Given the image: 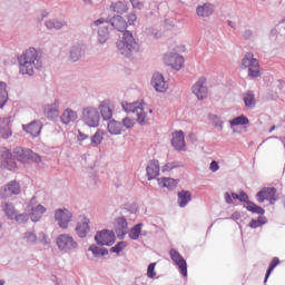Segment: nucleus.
<instances>
[{
	"label": "nucleus",
	"instance_id": "nucleus-19",
	"mask_svg": "<svg viewBox=\"0 0 285 285\" xmlns=\"http://www.w3.org/2000/svg\"><path fill=\"white\" fill-rule=\"evenodd\" d=\"M10 124H12V117L1 119L0 137H2V139H10V137H12V129L10 128Z\"/></svg>",
	"mask_w": 285,
	"mask_h": 285
},
{
	"label": "nucleus",
	"instance_id": "nucleus-27",
	"mask_svg": "<svg viewBox=\"0 0 285 285\" xmlns=\"http://www.w3.org/2000/svg\"><path fill=\"white\" fill-rule=\"evenodd\" d=\"M100 115L105 121L112 119V106L109 101H102L99 106Z\"/></svg>",
	"mask_w": 285,
	"mask_h": 285
},
{
	"label": "nucleus",
	"instance_id": "nucleus-62",
	"mask_svg": "<svg viewBox=\"0 0 285 285\" xmlns=\"http://www.w3.org/2000/svg\"><path fill=\"white\" fill-rule=\"evenodd\" d=\"M149 112H153V109H149Z\"/></svg>",
	"mask_w": 285,
	"mask_h": 285
},
{
	"label": "nucleus",
	"instance_id": "nucleus-56",
	"mask_svg": "<svg viewBox=\"0 0 285 285\" xmlns=\"http://www.w3.org/2000/svg\"><path fill=\"white\" fill-rule=\"evenodd\" d=\"M224 197H225L226 204H230V203L233 202V198L230 197V194H229V193H225V194H224Z\"/></svg>",
	"mask_w": 285,
	"mask_h": 285
},
{
	"label": "nucleus",
	"instance_id": "nucleus-34",
	"mask_svg": "<svg viewBox=\"0 0 285 285\" xmlns=\"http://www.w3.org/2000/svg\"><path fill=\"white\" fill-rule=\"evenodd\" d=\"M8 85L3 81H0V108H3L8 104Z\"/></svg>",
	"mask_w": 285,
	"mask_h": 285
},
{
	"label": "nucleus",
	"instance_id": "nucleus-49",
	"mask_svg": "<svg viewBox=\"0 0 285 285\" xmlns=\"http://www.w3.org/2000/svg\"><path fill=\"white\" fill-rule=\"evenodd\" d=\"M79 57H81V51H79V49H73L70 53V60L79 61Z\"/></svg>",
	"mask_w": 285,
	"mask_h": 285
},
{
	"label": "nucleus",
	"instance_id": "nucleus-39",
	"mask_svg": "<svg viewBox=\"0 0 285 285\" xmlns=\"http://www.w3.org/2000/svg\"><path fill=\"white\" fill-rule=\"evenodd\" d=\"M141 228H144V224L139 223L135 225L129 232L130 239H139V236L141 235Z\"/></svg>",
	"mask_w": 285,
	"mask_h": 285
},
{
	"label": "nucleus",
	"instance_id": "nucleus-36",
	"mask_svg": "<svg viewBox=\"0 0 285 285\" xmlns=\"http://www.w3.org/2000/svg\"><path fill=\"white\" fill-rule=\"evenodd\" d=\"M101 141H104V130L97 129V131L91 136V146L97 148V146H101Z\"/></svg>",
	"mask_w": 285,
	"mask_h": 285
},
{
	"label": "nucleus",
	"instance_id": "nucleus-50",
	"mask_svg": "<svg viewBox=\"0 0 285 285\" xmlns=\"http://www.w3.org/2000/svg\"><path fill=\"white\" fill-rule=\"evenodd\" d=\"M122 126H125V128H132V127H135V120L132 118L126 117L122 120Z\"/></svg>",
	"mask_w": 285,
	"mask_h": 285
},
{
	"label": "nucleus",
	"instance_id": "nucleus-12",
	"mask_svg": "<svg viewBox=\"0 0 285 285\" xmlns=\"http://www.w3.org/2000/svg\"><path fill=\"white\" fill-rule=\"evenodd\" d=\"M276 195H277V189L275 187H265L256 194V197L259 204H264V202H269L271 204H275Z\"/></svg>",
	"mask_w": 285,
	"mask_h": 285
},
{
	"label": "nucleus",
	"instance_id": "nucleus-20",
	"mask_svg": "<svg viewBox=\"0 0 285 285\" xmlns=\"http://www.w3.org/2000/svg\"><path fill=\"white\" fill-rule=\"evenodd\" d=\"M158 186L160 188H167V190H175L179 185V179L170 178V177H161L157 178Z\"/></svg>",
	"mask_w": 285,
	"mask_h": 285
},
{
	"label": "nucleus",
	"instance_id": "nucleus-31",
	"mask_svg": "<svg viewBox=\"0 0 285 285\" xmlns=\"http://www.w3.org/2000/svg\"><path fill=\"white\" fill-rule=\"evenodd\" d=\"M213 12H214L213 4L208 2L204 3L203 6H198L196 8V14L202 18L210 17Z\"/></svg>",
	"mask_w": 285,
	"mask_h": 285
},
{
	"label": "nucleus",
	"instance_id": "nucleus-9",
	"mask_svg": "<svg viewBox=\"0 0 285 285\" xmlns=\"http://www.w3.org/2000/svg\"><path fill=\"white\" fill-rule=\"evenodd\" d=\"M55 219L58 223L59 228H68L70 226V222H72V213L67 208L57 209L55 213Z\"/></svg>",
	"mask_w": 285,
	"mask_h": 285
},
{
	"label": "nucleus",
	"instance_id": "nucleus-21",
	"mask_svg": "<svg viewBox=\"0 0 285 285\" xmlns=\"http://www.w3.org/2000/svg\"><path fill=\"white\" fill-rule=\"evenodd\" d=\"M148 180L159 177V160H150L146 168Z\"/></svg>",
	"mask_w": 285,
	"mask_h": 285
},
{
	"label": "nucleus",
	"instance_id": "nucleus-41",
	"mask_svg": "<svg viewBox=\"0 0 285 285\" xmlns=\"http://www.w3.org/2000/svg\"><path fill=\"white\" fill-rule=\"evenodd\" d=\"M277 266H279V258L274 257L268 266L266 274H265V283L268 282V277H271V273H273V271H275V268H277Z\"/></svg>",
	"mask_w": 285,
	"mask_h": 285
},
{
	"label": "nucleus",
	"instance_id": "nucleus-7",
	"mask_svg": "<svg viewBox=\"0 0 285 285\" xmlns=\"http://www.w3.org/2000/svg\"><path fill=\"white\" fill-rule=\"evenodd\" d=\"M101 117L96 107H85L82 109V121L89 128H98Z\"/></svg>",
	"mask_w": 285,
	"mask_h": 285
},
{
	"label": "nucleus",
	"instance_id": "nucleus-42",
	"mask_svg": "<svg viewBox=\"0 0 285 285\" xmlns=\"http://www.w3.org/2000/svg\"><path fill=\"white\" fill-rule=\"evenodd\" d=\"M46 26L49 30H61V28H63V22L59 20H48Z\"/></svg>",
	"mask_w": 285,
	"mask_h": 285
},
{
	"label": "nucleus",
	"instance_id": "nucleus-15",
	"mask_svg": "<svg viewBox=\"0 0 285 285\" xmlns=\"http://www.w3.org/2000/svg\"><path fill=\"white\" fill-rule=\"evenodd\" d=\"M171 146L175 148V150L179 151H186V136L184 135V131L178 130L174 131L171 134Z\"/></svg>",
	"mask_w": 285,
	"mask_h": 285
},
{
	"label": "nucleus",
	"instance_id": "nucleus-13",
	"mask_svg": "<svg viewBox=\"0 0 285 285\" xmlns=\"http://www.w3.org/2000/svg\"><path fill=\"white\" fill-rule=\"evenodd\" d=\"M57 246L60 250H72L77 248V242L68 234H61L57 237Z\"/></svg>",
	"mask_w": 285,
	"mask_h": 285
},
{
	"label": "nucleus",
	"instance_id": "nucleus-28",
	"mask_svg": "<svg viewBox=\"0 0 285 285\" xmlns=\"http://www.w3.org/2000/svg\"><path fill=\"white\" fill-rule=\"evenodd\" d=\"M43 112L47 115L48 119H55L59 117V101L56 100L53 105H46Z\"/></svg>",
	"mask_w": 285,
	"mask_h": 285
},
{
	"label": "nucleus",
	"instance_id": "nucleus-8",
	"mask_svg": "<svg viewBox=\"0 0 285 285\" xmlns=\"http://www.w3.org/2000/svg\"><path fill=\"white\" fill-rule=\"evenodd\" d=\"M26 210L27 213H29L31 222H39V219H41V217H43V214L46 213V207H43V205H40L37 202L36 197H32Z\"/></svg>",
	"mask_w": 285,
	"mask_h": 285
},
{
	"label": "nucleus",
	"instance_id": "nucleus-38",
	"mask_svg": "<svg viewBox=\"0 0 285 285\" xmlns=\"http://www.w3.org/2000/svg\"><path fill=\"white\" fill-rule=\"evenodd\" d=\"M89 250L92 253L94 257H104V256L108 255V249L100 248L97 245H91L89 247Z\"/></svg>",
	"mask_w": 285,
	"mask_h": 285
},
{
	"label": "nucleus",
	"instance_id": "nucleus-45",
	"mask_svg": "<svg viewBox=\"0 0 285 285\" xmlns=\"http://www.w3.org/2000/svg\"><path fill=\"white\" fill-rule=\"evenodd\" d=\"M128 246L126 242H119L114 247L110 248V253H117L119 255Z\"/></svg>",
	"mask_w": 285,
	"mask_h": 285
},
{
	"label": "nucleus",
	"instance_id": "nucleus-26",
	"mask_svg": "<svg viewBox=\"0 0 285 285\" xmlns=\"http://www.w3.org/2000/svg\"><path fill=\"white\" fill-rule=\"evenodd\" d=\"M109 10L116 12V14H126V12H128V2L121 0L112 2Z\"/></svg>",
	"mask_w": 285,
	"mask_h": 285
},
{
	"label": "nucleus",
	"instance_id": "nucleus-46",
	"mask_svg": "<svg viewBox=\"0 0 285 285\" xmlns=\"http://www.w3.org/2000/svg\"><path fill=\"white\" fill-rule=\"evenodd\" d=\"M18 224H26L30 219V216L28 214H19L13 217Z\"/></svg>",
	"mask_w": 285,
	"mask_h": 285
},
{
	"label": "nucleus",
	"instance_id": "nucleus-5",
	"mask_svg": "<svg viewBox=\"0 0 285 285\" xmlns=\"http://www.w3.org/2000/svg\"><path fill=\"white\" fill-rule=\"evenodd\" d=\"M13 159H17V161H20L21 164H28V161H36L39 164L41 161V157L37 154H35L30 149H26L22 147H16L12 151Z\"/></svg>",
	"mask_w": 285,
	"mask_h": 285
},
{
	"label": "nucleus",
	"instance_id": "nucleus-59",
	"mask_svg": "<svg viewBox=\"0 0 285 285\" xmlns=\"http://www.w3.org/2000/svg\"><path fill=\"white\" fill-rule=\"evenodd\" d=\"M232 197H233V199H239V194L232 193Z\"/></svg>",
	"mask_w": 285,
	"mask_h": 285
},
{
	"label": "nucleus",
	"instance_id": "nucleus-35",
	"mask_svg": "<svg viewBox=\"0 0 285 285\" xmlns=\"http://www.w3.org/2000/svg\"><path fill=\"white\" fill-rule=\"evenodd\" d=\"M248 124H250V120L244 115L229 120V126L232 128H235V126H248Z\"/></svg>",
	"mask_w": 285,
	"mask_h": 285
},
{
	"label": "nucleus",
	"instance_id": "nucleus-23",
	"mask_svg": "<svg viewBox=\"0 0 285 285\" xmlns=\"http://www.w3.org/2000/svg\"><path fill=\"white\" fill-rule=\"evenodd\" d=\"M3 193L6 197H12V195H19L21 193V185H19V183L13 180L4 186Z\"/></svg>",
	"mask_w": 285,
	"mask_h": 285
},
{
	"label": "nucleus",
	"instance_id": "nucleus-4",
	"mask_svg": "<svg viewBox=\"0 0 285 285\" xmlns=\"http://www.w3.org/2000/svg\"><path fill=\"white\" fill-rule=\"evenodd\" d=\"M0 168L2 170H10L14 173L17 170V161H14V155L10 149L0 147Z\"/></svg>",
	"mask_w": 285,
	"mask_h": 285
},
{
	"label": "nucleus",
	"instance_id": "nucleus-44",
	"mask_svg": "<svg viewBox=\"0 0 285 285\" xmlns=\"http://www.w3.org/2000/svg\"><path fill=\"white\" fill-rule=\"evenodd\" d=\"M23 239L26 244H37V234L33 232L24 233Z\"/></svg>",
	"mask_w": 285,
	"mask_h": 285
},
{
	"label": "nucleus",
	"instance_id": "nucleus-24",
	"mask_svg": "<svg viewBox=\"0 0 285 285\" xmlns=\"http://www.w3.org/2000/svg\"><path fill=\"white\" fill-rule=\"evenodd\" d=\"M115 230L118 237L126 235L128 233V220L125 217H118L116 219Z\"/></svg>",
	"mask_w": 285,
	"mask_h": 285
},
{
	"label": "nucleus",
	"instance_id": "nucleus-16",
	"mask_svg": "<svg viewBox=\"0 0 285 285\" xmlns=\"http://www.w3.org/2000/svg\"><path fill=\"white\" fill-rule=\"evenodd\" d=\"M164 62L174 70H181L184 68V57L177 53L165 55Z\"/></svg>",
	"mask_w": 285,
	"mask_h": 285
},
{
	"label": "nucleus",
	"instance_id": "nucleus-1",
	"mask_svg": "<svg viewBox=\"0 0 285 285\" xmlns=\"http://www.w3.org/2000/svg\"><path fill=\"white\" fill-rule=\"evenodd\" d=\"M41 68V58L37 49L30 47L19 58V70L20 75H29L32 77L35 70Z\"/></svg>",
	"mask_w": 285,
	"mask_h": 285
},
{
	"label": "nucleus",
	"instance_id": "nucleus-63",
	"mask_svg": "<svg viewBox=\"0 0 285 285\" xmlns=\"http://www.w3.org/2000/svg\"><path fill=\"white\" fill-rule=\"evenodd\" d=\"M0 230H1V223H0Z\"/></svg>",
	"mask_w": 285,
	"mask_h": 285
},
{
	"label": "nucleus",
	"instance_id": "nucleus-29",
	"mask_svg": "<svg viewBox=\"0 0 285 285\" xmlns=\"http://www.w3.org/2000/svg\"><path fill=\"white\" fill-rule=\"evenodd\" d=\"M78 115H77V111L68 108L66 109L62 115H61V121L68 126V124H72V121H77L78 119Z\"/></svg>",
	"mask_w": 285,
	"mask_h": 285
},
{
	"label": "nucleus",
	"instance_id": "nucleus-17",
	"mask_svg": "<svg viewBox=\"0 0 285 285\" xmlns=\"http://www.w3.org/2000/svg\"><path fill=\"white\" fill-rule=\"evenodd\" d=\"M151 85L154 86L156 92H166L168 90V82L164 79V75L156 72L153 76Z\"/></svg>",
	"mask_w": 285,
	"mask_h": 285
},
{
	"label": "nucleus",
	"instance_id": "nucleus-22",
	"mask_svg": "<svg viewBox=\"0 0 285 285\" xmlns=\"http://www.w3.org/2000/svg\"><path fill=\"white\" fill-rule=\"evenodd\" d=\"M76 232L81 238L86 237L90 232V219L82 217L76 227Z\"/></svg>",
	"mask_w": 285,
	"mask_h": 285
},
{
	"label": "nucleus",
	"instance_id": "nucleus-48",
	"mask_svg": "<svg viewBox=\"0 0 285 285\" xmlns=\"http://www.w3.org/2000/svg\"><path fill=\"white\" fill-rule=\"evenodd\" d=\"M259 226H264L261 217H258V219H252L249 223V228H259Z\"/></svg>",
	"mask_w": 285,
	"mask_h": 285
},
{
	"label": "nucleus",
	"instance_id": "nucleus-53",
	"mask_svg": "<svg viewBox=\"0 0 285 285\" xmlns=\"http://www.w3.org/2000/svg\"><path fill=\"white\" fill-rule=\"evenodd\" d=\"M130 1H131L132 8H136L137 10H141V7L144 4H141V2H139V0H130Z\"/></svg>",
	"mask_w": 285,
	"mask_h": 285
},
{
	"label": "nucleus",
	"instance_id": "nucleus-40",
	"mask_svg": "<svg viewBox=\"0 0 285 285\" xmlns=\"http://www.w3.org/2000/svg\"><path fill=\"white\" fill-rule=\"evenodd\" d=\"M246 209L249 210V213H256V215H264V213H266L264 208L253 202L247 203Z\"/></svg>",
	"mask_w": 285,
	"mask_h": 285
},
{
	"label": "nucleus",
	"instance_id": "nucleus-6",
	"mask_svg": "<svg viewBox=\"0 0 285 285\" xmlns=\"http://www.w3.org/2000/svg\"><path fill=\"white\" fill-rule=\"evenodd\" d=\"M125 112H134L137 115V121L140 125L146 124V107L144 101L140 102H122Z\"/></svg>",
	"mask_w": 285,
	"mask_h": 285
},
{
	"label": "nucleus",
	"instance_id": "nucleus-61",
	"mask_svg": "<svg viewBox=\"0 0 285 285\" xmlns=\"http://www.w3.org/2000/svg\"><path fill=\"white\" fill-rule=\"evenodd\" d=\"M108 35V29H105V37Z\"/></svg>",
	"mask_w": 285,
	"mask_h": 285
},
{
	"label": "nucleus",
	"instance_id": "nucleus-3",
	"mask_svg": "<svg viewBox=\"0 0 285 285\" xmlns=\"http://www.w3.org/2000/svg\"><path fill=\"white\" fill-rule=\"evenodd\" d=\"M242 68L247 70L248 77H253L256 79L257 77H262V71L259 69V60L255 58V56L250 52H247L242 60Z\"/></svg>",
	"mask_w": 285,
	"mask_h": 285
},
{
	"label": "nucleus",
	"instance_id": "nucleus-2",
	"mask_svg": "<svg viewBox=\"0 0 285 285\" xmlns=\"http://www.w3.org/2000/svg\"><path fill=\"white\" fill-rule=\"evenodd\" d=\"M117 48L125 57H130L137 50V41H135L130 31L122 33V40L117 42Z\"/></svg>",
	"mask_w": 285,
	"mask_h": 285
},
{
	"label": "nucleus",
	"instance_id": "nucleus-14",
	"mask_svg": "<svg viewBox=\"0 0 285 285\" xmlns=\"http://www.w3.org/2000/svg\"><path fill=\"white\" fill-rule=\"evenodd\" d=\"M206 77H202L193 86V94L197 97V99H199V101H203V99L208 97V87H206Z\"/></svg>",
	"mask_w": 285,
	"mask_h": 285
},
{
	"label": "nucleus",
	"instance_id": "nucleus-57",
	"mask_svg": "<svg viewBox=\"0 0 285 285\" xmlns=\"http://www.w3.org/2000/svg\"><path fill=\"white\" fill-rule=\"evenodd\" d=\"M78 139L79 141H86V139H88V136L86 134L79 132Z\"/></svg>",
	"mask_w": 285,
	"mask_h": 285
},
{
	"label": "nucleus",
	"instance_id": "nucleus-11",
	"mask_svg": "<svg viewBox=\"0 0 285 285\" xmlns=\"http://www.w3.org/2000/svg\"><path fill=\"white\" fill-rule=\"evenodd\" d=\"M95 239L99 246H112L115 244V233L102 229L96 234Z\"/></svg>",
	"mask_w": 285,
	"mask_h": 285
},
{
	"label": "nucleus",
	"instance_id": "nucleus-25",
	"mask_svg": "<svg viewBox=\"0 0 285 285\" xmlns=\"http://www.w3.org/2000/svg\"><path fill=\"white\" fill-rule=\"evenodd\" d=\"M178 196V206L180 208H186L189 202H193V194L189 190H180L177 194Z\"/></svg>",
	"mask_w": 285,
	"mask_h": 285
},
{
	"label": "nucleus",
	"instance_id": "nucleus-43",
	"mask_svg": "<svg viewBox=\"0 0 285 285\" xmlns=\"http://www.w3.org/2000/svg\"><path fill=\"white\" fill-rule=\"evenodd\" d=\"M181 164L179 163H167L161 167V173H173V170H175V168H180Z\"/></svg>",
	"mask_w": 285,
	"mask_h": 285
},
{
	"label": "nucleus",
	"instance_id": "nucleus-58",
	"mask_svg": "<svg viewBox=\"0 0 285 285\" xmlns=\"http://www.w3.org/2000/svg\"><path fill=\"white\" fill-rule=\"evenodd\" d=\"M105 22H106V20L98 19V20L95 21V26H101V23H105Z\"/></svg>",
	"mask_w": 285,
	"mask_h": 285
},
{
	"label": "nucleus",
	"instance_id": "nucleus-47",
	"mask_svg": "<svg viewBox=\"0 0 285 285\" xmlns=\"http://www.w3.org/2000/svg\"><path fill=\"white\" fill-rule=\"evenodd\" d=\"M155 266H157L156 263H151L149 264L148 268H147V276L150 277L153 279V277H155L157 275V273H155Z\"/></svg>",
	"mask_w": 285,
	"mask_h": 285
},
{
	"label": "nucleus",
	"instance_id": "nucleus-60",
	"mask_svg": "<svg viewBox=\"0 0 285 285\" xmlns=\"http://www.w3.org/2000/svg\"><path fill=\"white\" fill-rule=\"evenodd\" d=\"M4 284H6V281L1 279L0 285H4Z\"/></svg>",
	"mask_w": 285,
	"mask_h": 285
},
{
	"label": "nucleus",
	"instance_id": "nucleus-55",
	"mask_svg": "<svg viewBox=\"0 0 285 285\" xmlns=\"http://www.w3.org/2000/svg\"><path fill=\"white\" fill-rule=\"evenodd\" d=\"M253 37V30L248 29L244 32V38L245 39H250Z\"/></svg>",
	"mask_w": 285,
	"mask_h": 285
},
{
	"label": "nucleus",
	"instance_id": "nucleus-18",
	"mask_svg": "<svg viewBox=\"0 0 285 285\" xmlns=\"http://www.w3.org/2000/svg\"><path fill=\"white\" fill-rule=\"evenodd\" d=\"M22 128L23 131L28 132V135H31V137H39V135H41L43 125L39 120H33L29 125H23Z\"/></svg>",
	"mask_w": 285,
	"mask_h": 285
},
{
	"label": "nucleus",
	"instance_id": "nucleus-32",
	"mask_svg": "<svg viewBox=\"0 0 285 285\" xmlns=\"http://www.w3.org/2000/svg\"><path fill=\"white\" fill-rule=\"evenodd\" d=\"M108 132L110 135H121V130H124V125L120 121L111 120L107 125Z\"/></svg>",
	"mask_w": 285,
	"mask_h": 285
},
{
	"label": "nucleus",
	"instance_id": "nucleus-33",
	"mask_svg": "<svg viewBox=\"0 0 285 285\" xmlns=\"http://www.w3.org/2000/svg\"><path fill=\"white\" fill-rule=\"evenodd\" d=\"M243 101H244L246 108H249L250 110H253V108H255V104H256L255 94L253 91H247L243 96Z\"/></svg>",
	"mask_w": 285,
	"mask_h": 285
},
{
	"label": "nucleus",
	"instance_id": "nucleus-37",
	"mask_svg": "<svg viewBox=\"0 0 285 285\" xmlns=\"http://www.w3.org/2000/svg\"><path fill=\"white\" fill-rule=\"evenodd\" d=\"M2 210L6 213L9 219H14L17 212L14 210V206L12 204L3 203Z\"/></svg>",
	"mask_w": 285,
	"mask_h": 285
},
{
	"label": "nucleus",
	"instance_id": "nucleus-52",
	"mask_svg": "<svg viewBox=\"0 0 285 285\" xmlns=\"http://www.w3.org/2000/svg\"><path fill=\"white\" fill-rule=\"evenodd\" d=\"M209 170H212V173H217V170H219V164L216 160H213L209 165Z\"/></svg>",
	"mask_w": 285,
	"mask_h": 285
},
{
	"label": "nucleus",
	"instance_id": "nucleus-30",
	"mask_svg": "<svg viewBox=\"0 0 285 285\" xmlns=\"http://www.w3.org/2000/svg\"><path fill=\"white\" fill-rule=\"evenodd\" d=\"M111 26L112 28H115L116 30H118V32H124V30H126V28H128V22H126V20L124 19V17L121 16H115L111 19Z\"/></svg>",
	"mask_w": 285,
	"mask_h": 285
},
{
	"label": "nucleus",
	"instance_id": "nucleus-10",
	"mask_svg": "<svg viewBox=\"0 0 285 285\" xmlns=\"http://www.w3.org/2000/svg\"><path fill=\"white\" fill-rule=\"evenodd\" d=\"M169 255L171 261L176 264V266H178L180 275H183L184 277H187L188 265L186 263V259H184V256H181V254H179V252H177L175 248L169 250Z\"/></svg>",
	"mask_w": 285,
	"mask_h": 285
},
{
	"label": "nucleus",
	"instance_id": "nucleus-54",
	"mask_svg": "<svg viewBox=\"0 0 285 285\" xmlns=\"http://www.w3.org/2000/svg\"><path fill=\"white\" fill-rule=\"evenodd\" d=\"M238 199H239V202H248V195H246V193L242 191L240 194H238Z\"/></svg>",
	"mask_w": 285,
	"mask_h": 285
},
{
	"label": "nucleus",
	"instance_id": "nucleus-51",
	"mask_svg": "<svg viewBox=\"0 0 285 285\" xmlns=\"http://www.w3.org/2000/svg\"><path fill=\"white\" fill-rule=\"evenodd\" d=\"M127 21H128L129 26H135V23H137V14L129 13L127 16Z\"/></svg>",
	"mask_w": 285,
	"mask_h": 285
}]
</instances>
